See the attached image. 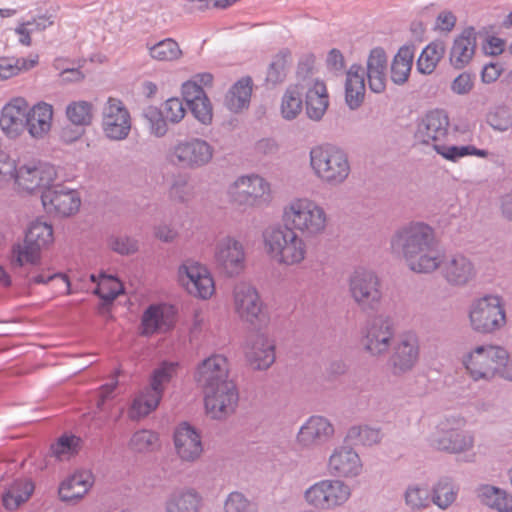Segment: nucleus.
Returning a JSON list of instances; mask_svg holds the SVG:
<instances>
[{
	"instance_id": "nucleus-1",
	"label": "nucleus",
	"mask_w": 512,
	"mask_h": 512,
	"mask_svg": "<svg viewBox=\"0 0 512 512\" xmlns=\"http://www.w3.org/2000/svg\"><path fill=\"white\" fill-rule=\"evenodd\" d=\"M228 361L220 354L204 359L197 367L195 380L203 389L207 413L214 419L232 414L239 401L234 381L228 379Z\"/></svg>"
},
{
	"instance_id": "nucleus-2",
	"label": "nucleus",
	"mask_w": 512,
	"mask_h": 512,
	"mask_svg": "<svg viewBox=\"0 0 512 512\" xmlns=\"http://www.w3.org/2000/svg\"><path fill=\"white\" fill-rule=\"evenodd\" d=\"M391 249L403 256L413 272L431 273L439 267L440 253L435 247L434 231L423 222H411L399 228L391 238Z\"/></svg>"
},
{
	"instance_id": "nucleus-3",
	"label": "nucleus",
	"mask_w": 512,
	"mask_h": 512,
	"mask_svg": "<svg viewBox=\"0 0 512 512\" xmlns=\"http://www.w3.org/2000/svg\"><path fill=\"white\" fill-rule=\"evenodd\" d=\"M452 136L450 119L443 109H433L422 116L417 122L414 134L417 143L432 148L444 159L452 162L469 155L481 158H486L489 155L487 150L478 149L473 145L450 144Z\"/></svg>"
},
{
	"instance_id": "nucleus-4",
	"label": "nucleus",
	"mask_w": 512,
	"mask_h": 512,
	"mask_svg": "<svg viewBox=\"0 0 512 512\" xmlns=\"http://www.w3.org/2000/svg\"><path fill=\"white\" fill-rule=\"evenodd\" d=\"M282 221L286 228L312 238L324 233L328 218L324 208L314 200L296 197L284 206Z\"/></svg>"
},
{
	"instance_id": "nucleus-5",
	"label": "nucleus",
	"mask_w": 512,
	"mask_h": 512,
	"mask_svg": "<svg viewBox=\"0 0 512 512\" xmlns=\"http://www.w3.org/2000/svg\"><path fill=\"white\" fill-rule=\"evenodd\" d=\"M264 248L270 259L284 266L301 264L307 255V245L297 232L283 227H274L263 234Z\"/></svg>"
},
{
	"instance_id": "nucleus-6",
	"label": "nucleus",
	"mask_w": 512,
	"mask_h": 512,
	"mask_svg": "<svg viewBox=\"0 0 512 512\" xmlns=\"http://www.w3.org/2000/svg\"><path fill=\"white\" fill-rule=\"evenodd\" d=\"M179 364L162 361L150 374L149 385L133 400L129 417L133 420L147 416L154 411L172 380L177 376Z\"/></svg>"
},
{
	"instance_id": "nucleus-7",
	"label": "nucleus",
	"mask_w": 512,
	"mask_h": 512,
	"mask_svg": "<svg viewBox=\"0 0 512 512\" xmlns=\"http://www.w3.org/2000/svg\"><path fill=\"white\" fill-rule=\"evenodd\" d=\"M310 166L315 176L330 186L343 184L351 172L347 153L334 145H318L311 148Z\"/></svg>"
},
{
	"instance_id": "nucleus-8",
	"label": "nucleus",
	"mask_w": 512,
	"mask_h": 512,
	"mask_svg": "<svg viewBox=\"0 0 512 512\" xmlns=\"http://www.w3.org/2000/svg\"><path fill=\"white\" fill-rule=\"evenodd\" d=\"M466 420L459 415L443 418L430 436L433 448L450 454L469 452L474 447V434L465 430Z\"/></svg>"
},
{
	"instance_id": "nucleus-9",
	"label": "nucleus",
	"mask_w": 512,
	"mask_h": 512,
	"mask_svg": "<svg viewBox=\"0 0 512 512\" xmlns=\"http://www.w3.org/2000/svg\"><path fill=\"white\" fill-rule=\"evenodd\" d=\"M469 320L474 331L493 334L500 331L507 322L502 297L485 295L474 300L469 308Z\"/></svg>"
},
{
	"instance_id": "nucleus-10",
	"label": "nucleus",
	"mask_w": 512,
	"mask_h": 512,
	"mask_svg": "<svg viewBox=\"0 0 512 512\" xmlns=\"http://www.w3.org/2000/svg\"><path fill=\"white\" fill-rule=\"evenodd\" d=\"M53 241V228L46 222H32L25 234L23 244L12 248L11 265L13 268L25 264L35 265L40 260V252Z\"/></svg>"
},
{
	"instance_id": "nucleus-11",
	"label": "nucleus",
	"mask_w": 512,
	"mask_h": 512,
	"mask_svg": "<svg viewBox=\"0 0 512 512\" xmlns=\"http://www.w3.org/2000/svg\"><path fill=\"white\" fill-rule=\"evenodd\" d=\"M502 346L478 345L462 356V364L474 381H492L498 378V360L502 358Z\"/></svg>"
},
{
	"instance_id": "nucleus-12",
	"label": "nucleus",
	"mask_w": 512,
	"mask_h": 512,
	"mask_svg": "<svg viewBox=\"0 0 512 512\" xmlns=\"http://www.w3.org/2000/svg\"><path fill=\"white\" fill-rule=\"evenodd\" d=\"M230 200L245 208L268 204L271 201V186L262 176L248 174L238 177L228 188Z\"/></svg>"
},
{
	"instance_id": "nucleus-13",
	"label": "nucleus",
	"mask_w": 512,
	"mask_h": 512,
	"mask_svg": "<svg viewBox=\"0 0 512 512\" xmlns=\"http://www.w3.org/2000/svg\"><path fill=\"white\" fill-rule=\"evenodd\" d=\"M214 155V148L207 141L200 138H189L178 141L167 154L168 161L184 169H198L210 163Z\"/></svg>"
},
{
	"instance_id": "nucleus-14",
	"label": "nucleus",
	"mask_w": 512,
	"mask_h": 512,
	"mask_svg": "<svg viewBox=\"0 0 512 512\" xmlns=\"http://www.w3.org/2000/svg\"><path fill=\"white\" fill-rule=\"evenodd\" d=\"M349 291L354 301L364 311L375 310L382 299L378 276L362 267L355 269L350 276Z\"/></svg>"
},
{
	"instance_id": "nucleus-15",
	"label": "nucleus",
	"mask_w": 512,
	"mask_h": 512,
	"mask_svg": "<svg viewBox=\"0 0 512 512\" xmlns=\"http://www.w3.org/2000/svg\"><path fill=\"white\" fill-rule=\"evenodd\" d=\"M350 488L340 480H321L305 491L306 501L317 509L330 510L344 504L350 497Z\"/></svg>"
},
{
	"instance_id": "nucleus-16",
	"label": "nucleus",
	"mask_w": 512,
	"mask_h": 512,
	"mask_svg": "<svg viewBox=\"0 0 512 512\" xmlns=\"http://www.w3.org/2000/svg\"><path fill=\"white\" fill-rule=\"evenodd\" d=\"M55 167L47 162L29 161L19 165L15 184L29 193L46 190L56 179Z\"/></svg>"
},
{
	"instance_id": "nucleus-17",
	"label": "nucleus",
	"mask_w": 512,
	"mask_h": 512,
	"mask_svg": "<svg viewBox=\"0 0 512 512\" xmlns=\"http://www.w3.org/2000/svg\"><path fill=\"white\" fill-rule=\"evenodd\" d=\"M178 273L190 294L200 299H209L214 294V279L206 266L194 260H186L179 267Z\"/></svg>"
},
{
	"instance_id": "nucleus-18",
	"label": "nucleus",
	"mask_w": 512,
	"mask_h": 512,
	"mask_svg": "<svg viewBox=\"0 0 512 512\" xmlns=\"http://www.w3.org/2000/svg\"><path fill=\"white\" fill-rule=\"evenodd\" d=\"M102 129L111 140H124L131 130V116L124 103L109 97L102 111Z\"/></svg>"
},
{
	"instance_id": "nucleus-19",
	"label": "nucleus",
	"mask_w": 512,
	"mask_h": 512,
	"mask_svg": "<svg viewBox=\"0 0 512 512\" xmlns=\"http://www.w3.org/2000/svg\"><path fill=\"white\" fill-rule=\"evenodd\" d=\"M41 200L48 213L58 217H67L79 210L81 199L78 192L61 184L53 183L42 192Z\"/></svg>"
},
{
	"instance_id": "nucleus-20",
	"label": "nucleus",
	"mask_w": 512,
	"mask_h": 512,
	"mask_svg": "<svg viewBox=\"0 0 512 512\" xmlns=\"http://www.w3.org/2000/svg\"><path fill=\"white\" fill-rule=\"evenodd\" d=\"M395 334L393 321L383 315L372 319L366 326L364 347L372 355H380L388 351Z\"/></svg>"
},
{
	"instance_id": "nucleus-21",
	"label": "nucleus",
	"mask_w": 512,
	"mask_h": 512,
	"mask_svg": "<svg viewBox=\"0 0 512 512\" xmlns=\"http://www.w3.org/2000/svg\"><path fill=\"white\" fill-rule=\"evenodd\" d=\"M444 279L453 286H464L476 276L473 262L462 253L440 255L439 267Z\"/></svg>"
},
{
	"instance_id": "nucleus-22",
	"label": "nucleus",
	"mask_w": 512,
	"mask_h": 512,
	"mask_svg": "<svg viewBox=\"0 0 512 512\" xmlns=\"http://www.w3.org/2000/svg\"><path fill=\"white\" fill-rule=\"evenodd\" d=\"M419 357L418 339L413 333L401 336L388 360L390 371L395 376L403 375L415 366Z\"/></svg>"
},
{
	"instance_id": "nucleus-23",
	"label": "nucleus",
	"mask_w": 512,
	"mask_h": 512,
	"mask_svg": "<svg viewBox=\"0 0 512 512\" xmlns=\"http://www.w3.org/2000/svg\"><path fill=\"white\" fill-rule=\"evenodd\" d=\"M215 261L229 276L238 275L245 266V251L241 242L227 236L215 247Z\"/></svg>"
},
{
	"instance_id": "nucleus-24",
	"label": "nucleus",
	"mask_w": 512,
	"mask_h": 512,
	"mask_svg": "<svg viewBox=\"0 0 512 512\" xmlns=\"http://www.w3.org/2000/svg\"><path fill=\"white\" fill-rule=\"evenodd\" d=\"M234 305L241 319L254 324L262 319L263 303L255 287L248 283H239L233 291Z\"/></svg>"
},
{
	"instance_id": "nucleus-25",
	"label": "nucleus",
	"mask_w": 512,
	"mask_h": 512,
	"mask_svg": "<svg viewBox=\"0 0 512 512\" xmlns=\"http://www.w3.org/2000/svg\"><path fill=\"white\" fill-rule=\"evenodd\" d=\"M28 102L15 97L6 103L0 115V127L9 138L18 137L27 128Z\"/></svg>"
},
{
	"instance_id": "nucleus-26",
	"label": "nucleus",
	"mask_w": 512,
	"mask_h": 512,
	"mask_svg": "<svg viewBox=\"0 0 512 512\" xmlns=\"http://www.w3.org/2000/svg\"><path fill=\"white\" fill-rule=\"evenodd\" d=\"M174 445L179 457L185 461H194L203 451L200 434L187 422L176 428Z\"/></svg>"
},
{
	"instance_id": "nucleus-27",
	"label": "nucleus",
	"mask_w": 512,
	"mask_h": 512,
	"mask_svg": "<svg viewBox=\"0 0 512 512\" xmlns=\"http://www.w3.org/2000/svg\"><path fill=\"white\" fill-rule=\"evenodd\" d=\"M477 45V32L474 27L465 28L452 44L449 52L450 64L455 69H463L472 60Z\"/></svg>"
},
{
	"instance_id": "nucleus-28",
	"label": "nucleus",
	"mask_w": 512,
	"mask_h": 512,
	"mask_svg": "<svg viewBox=\"0 0 512 512\" xmlns=\"http://www.w3.org/2000/svg\"><path fill=\"white\" fill-rule=\"evenodd\" d=\"M388 59L382 47L371 49L366 63L368 86L374 93H382L386 88Z\"/></svg>"
},
{
	"instance_id": "nucleus-29",
	"label": "nucleus",
	"mask_w": 512,
	"mask_h": 512,
	"mask_svg": "<svg viewBox=\"0 0 512 512\" xmlns=\"http://www.w3.org/2000/svg\"><path fill=\"white\" fill-rule=\"evenodd\" d=\"M328 466L331 474L339 477H354L362 470L359 455L348 446L336 448L329 458Z\"/></svg>"
},
{
	"instance_id": "nucleus-30",
	"label": "nucleus",
	"mask_w": 512,
	"mask_h": 512,
	"mask_svg": "<svg viewBox=\"0 0 512 512\" xmlns=\"http://www.w3.org/2000/svg\"><path fill=\"white\" fill-rule=\"evenodd\" d=\"M182 95L192 115L202 124L212 122V105L205 91H200L194 84H183Z\"/></svg>"
},
{
	"instance_id": "nucleus-31",
	"label": "nucleus",
	"mask_w": 512,
	"mask_h": 512,
	"mask_svg": "<svg viewBox=\"0 0 512 512\" xmlns=\"http://www.w3.org/2000/svg\"><path fill=\"white\" fill-rule=\"evenodd\" d=\"M93 475L88 470L77 471L66 478L58 489L59 498L71 503L81 499L92 487Z\"/></svg>"
},
{
	"instance_id": "nucleus-32",
	"label": "nucleus",
	"mask_w": 512,
	"mask_h": 512,
	"mask_svg": "<svg viewBox=\"0 0 512 512\" xmlns=\"http://www.w3.org/2000/svg\"><path fill=\"white\" fill-rule=\"evenodd\" d=\"M334 433L333 425L322 416H311L298 433V441L305 445L326 442Z\"/></svg>"
},
{
	"instance_id": "nucleus-33",
	"label": "nucleus",
	"mask_w": 512,
	"mask_h": 512,
	"mask_svg": "<svg viewBox=\"0 0 512 512\" xmlns=\"http://www.w3.org/2000/svg\"><path fill=\"white\" fill-rule=\"evenodd\" d=\"M365 95V72L360 64H353L347 71L345 100L350 109H357Z\"/></svg>"
},
{
	"instance_id": "nucleus-34",
	"label": "nucleus",
	"mask_w": 512,
	"mask_h": 512,
	"mask_svg": "<svg viewBox=\"0 0 512 512\" xmlns=\"http://www.w3.org/2000/svg\"><path fill=\"white\" fill-rule=\"evenodd\" d=\"M250 364L259 370L269 368L275 361V345L264 334H257L247 352Z\"/></svg>"
},
{
	"instance_id": "nucleus-35",
	"label": "nucleus",
	"mask_w": 512,
	"mask_h": 512,
	"mask_svg": "<svg viewBox=\"0 0 512 512\" xmlns=\"http://www.w3.org/2000/svg\"><path fill=\"white\" fill-rule=\"evenodd\" d=\"M53 107L46 102H39L28 108L27 129L31 136L41 138L50 131Z\"/></svg>"
},
{
	"instance_id": "nucleus-36",
	"label": "nucleus",
	"mask_w": 512,
	"mask_h": 512,
	"mask_svg": "<svg viewBox=\"0 0 512 512\" xmlns=\"http://www.w3.org/2000/svg\"><path fill=\"white\" fill-rule=\"evenodd\" d=\"M35 485L31 479L20 478L9 484L3 494L2 503L7 510H16L32 496Z\"/></svg>"
},
{
	"instance_id": "nucleus-37",
	"label": "nucleus",
	"mask_w": 512,
	"mask_h": 512,
	"mask_svg": "<svg viewBox=\"0 0 512 512\" xmlns=\"http://www.w3.org/2000/svg\"><path fill=\"white\" fill-rule=\"evenodd\" d=\"M414 45H403L395 54L390 68V77L394 84H405L410 76L414 61Z\"/></svg>"
},
{
	"instance_id": "nucleus-38",
	"label": "nucleus",
	"mask_w": 512,
	"mask_h": 512,
	"mask_svg": "<svg viewBox=\"0 0 512 512\" xmlns=\"http://www.w3.org/2000/svg\"><path fill=\"white\" fill-rule=\"evenodd\" d=\"M480 502L496 512H512V495L504 489L483 484L477 488Z\"/></svg>"
},
{
	"instance_id": "nucleus-39",
	"label": "nucleus",
	"mask_w": 512,
	"mask_h": 512,
	"mask_svg": "<svg viewBox=\"0 0 512 512\" xmlns=\"http://www.w3.org/2000/svg\"><path fill=\"white\" fill-rule=\"evenodd\" d=\"M306 113L307 116L315 121H319L324 116L329 100L326 86L321 81H315L306 91Z\"/></svg>"
},
{
	"instance_id": "nucleus-40",
	"label": "nucleus",
	"mask_w": 512,
	"mask_h": 512,
	"mask_svg": "<svg viewBox=\"0 0 512 512\" xmlns=\"http://www.w3.org/2000/svg\"><path fill=\"white\" fill-rule=\"evenodd\" d=\"M252 94V79L243 77L232 85L225 96V105L232 112L247 108Z\"/></svg>"
},
{
	"instance_id": "nucleus-41",
	"label": "nucleus",
	"mask_w": 512,
	"mask_h": 512,
	"mask_svg": "<svg viewBox=\"0 0 512 512\" xmlns=\"http://www.w3.org/2000/svg\"><path fill=\"white\" fill-rule=\"evenodd\" d=\"M201 497L194 489L174 491L166 502V512H198Z\"/></svg>"
},
{
	"instance_id": "nucleus-42",
	"label": "nucleus",
	"mask_w": 512,
	"mask_h": 512,
	"mask_svg": "<svg viewBox=\"0 0 512 512\" xmlns=\"http://www.w3.org/2000/svg\"><path fill=\"white\" fill-rule=\"evenodd\" d=\"M446 47L443 41L436 40L429 43L421 52L417 60V70L421 74L433 73L441 59L444 57Z\"/></svg>"
},
{
	"instance_id": "nucleus-43",
	"label": "nucleus",
	"mask_w": 512,
	"mask_h": 512,
	"mask_svg": "<svg viewBox=\"0 0 512 512\" xmlns=\"http://www.w3.org/2000/svg\"><path fill=\"white\" fill-rule=\"evenodd\" d=\"M292 63V53L288 48L281 49L275 54L268 66L266 82L272 85L282 83Z\"/></svg>"
},
{
	"instance_id": "nucleus-44",
	"label": "nucleus",
	"mask_w": 512,
	"mask_h": 512,
	"mask_svg": "<svg viewBox=\"0 0 512 512\" xmlns=\"http://www.w3.org/2000/svg\"><path fill=\"white\" fill-rule=\"evenodd\" d=\"M404 500L412 510L427 509L433 503L432 488L427 483H412L405 490Z\"/></svg>"
},
{
	"instance_id": "nucleus-45",
	"label": "nucleus",
	"mask_w": 512,
	"mask_h": 512,
	"mask_svg": "<svg viewBox=\"0 0 512 512\" xmlns=\"http://www.w3.org/2000/svg\"><path fill=\"white\" fill-rule=\"evenodd\" d=\"M458 488L449 477L440 478L432 487L433 504L439 509L446 510L455 502Z\"/></svg>"
},
{
	"instance_id": "nucleus-46",
	"label": "nucleus",
	"mask_w": 512,
	"mask_h": 512,
	"mask_svg": "<svg viewBox=\"0 0 512 512\" xmlns=\"http://www.w3.org/2000/svg\"><path fill=\"white\" fill-rule=\"evenodd\" d=\"M303 87L299 84L289 86L282 97L281 114L286 120H293L302 111Z\"/></svg>"
},
{
	"instance_id": "nucleus-47",
	"label": "nucleus",
	"mask_w": 512,
	"mask_h": 512,
	"mask_svg": "<svg viewBox=\"0 0 512 512\" xmlns=\"http://www.w3.org/2000/svg\"><path fill=\"white\" fill-rule=\"evenodd\" d=\"M82 440L74 434L64 433L55 443L51 444V454L58 460H69L81 448Z\"/></svg>"
},
{
	"instance_id": "nucleus-48",
	"label": "nucleus",
	"mask_w": 512,
	"mask_h": 512,
	"mask_svg": "<svg viewBox=\"0 0 512 512\" xmlns=\"http://www.w3.org/2000/svg\"><path fill=\"white\" fill-rule=\"evenodd\" d=\"M66 116L77 127L88 126L93 119V105L83 100L71 102L66 107Z\"/></svg>"
},
{
	"instance_id": "nucleus-49",
	"label": "nucleus",
	"mask_w": 512,
	"mask_h": 512,
	"mask_svg": "<svg viewBox=\"0 0 512 512\" xmlns=\"http://www.w3.org/2000/svg\"><path fill=\"white\" fill-rule=\"evenodd\" d=\"M166 324L164 307L152 304L143 313L141 319L142 334L149 336Z\"/></svg>"
},
{
	"instance_id": "nucleus-50",
	"label": "nucleus",
	"mask_w": 512,
	"mask_h": 512,
	"mask_svg": "<svg viewBox=\"0 0 512 512\" xmlns=\"http://www.w3.org/2000/svg\"><path fill=\"white\" fill-rule=\"evenodd\" d=\"M380 430L367 425L352 426L346 435V440L354 445L371 446L380 441Z\"/></svg>"
},
{
	"instance_id": "nucleus-51",
	"label": "nucleus",
	"mask_w": 512,
	"mask_h": 512,
	"mask_svg": "<svg viewBox=\"0 0 512 512\" xmlns=\"http://www.w3.org/2000/svg\"><path fill=\"white\" fill-rule=\"evenodd\" d=\"M149 54L158 61H173L181 56L182 51L175 40L167 38L149 47Z\"/></svg>"
},
{
	"instance_id": "nucleus-52",
	"label": "nucleus",
	"mask_w": 512,
	"mask_h": 512,
	"mask_svg": "<svg viewBox=\"0 0 512 512\" xmlns=\"http://www.w3.org/2000/svg\"><path fill=\"white\" fill-rule=\"evenodd\" d=\"M487 124L497 132H506L512 127V112L504 106L492 108L486 116Z\"/></svg>"
},
{
	"instance_id": "nucleus-53",
	"label": "nucleus",
	"mask_w": 512,
	"mask_h": 512,
	"mask_svg": "<svg viewBox=\"0 0 512 512\" xmlns=\"http://www.w3.org/2000/svg\"><path fill=\"white\" fill-rule=\"evenodd\" d=\"M101 278L102 281L95 289V294L106 302L114 301L123 292L122 283L115 276L104 273L101 274Z\"/></svg>"
},
{
	"instance_id": "nucleus-54",
	"label": "nucleus",
	"mask_w": 512,
	"mask_h": 512,
	"mask_svg": "<svg viewBox=\"0 0 512 512\" xmlns=\"http://www.w3.org/2000/svg\"><path fill=\"white\" fill-rule=\"evenodd\" d=\"M143 116L149 124L150 133L157 138L166 135L168 131L166 118L164 113L154 106H149L144 109Z\"/></svg>"
},
{
	"instance_id": "nucleus-55",
	"label": "nucleus",
	"mask_w": 512,
	"mask_h": 512,
	"mask_svg": "<svg viewBox=\"0 0 512 512\" xmlns=\"http://www.w3.org/2000/svg\"><path fill=\"white\" fill-rule=\"evenodd\" d=\"M158 441L157 433L142 429L132 435L129 446L136 452H148L152 451L158 445Z\"/></svg>"
},
{
	"instance_id": "nucleus-56",
	"label": "nucleus",
	"mask_w": 512,
	"mask_h": 512,
	"mask_svg": "<svg viewBox=\"0 0 512 512\" xmlns=\"http://www.w3.org/2000/svg\"><path fill=\"white\" fill-rule=\"evenodd\" d=\"M20 162H16L8 154L0 151V185L16 179Z\"/></svg>"
},
{
	"instance_id": "nucleus-57",
	"label": "nucleus",
	"mask_w": 512,
	"mask_h": 512,
	"mask_svg": "<svg viewBox=\"0 0 512 512\" xmlns=\"http://www.w3.org/2000/svg\"><path fill=\"white\" fill-rule=\"evenodd\" d=\"M165 118L171 123H179L185 116L186 110L181 99L173 97L165 101L163 111Z\"/></svg>"
},
{
	"instance_id": "nucleus-58",
	"label": "nucleus",
	"mask_w": 512,
	"mask_h": 512,
	"mask_svg": "<svg viewBox=\"0 0 512 512\" xmlns=\"http://www.w3.org/2000/svg\"><path fill=\"white\" fill-rule=\"evenodd\" d=\"M169 195L173 200L186 202L191 198L192 188L185 179H176L170 187Z\"/></svg>"
},
{
	"instance_id": "nucleus-59",
	"label": "nucleus",
	"mask_w": 512,
	"mask_h": 512,
	"mask_svg": "<svg viewBox=\"0 0 512 512\" xmlns=\"http://www.w3.org/2000/svg\"><path fill=\"white\" fill-rule=\"evenodd\" d=\"M110 246L115 252L122 255L134 253L138 248L137 241L127 236L112 238Z\"/></svg>"
},
{
	"instance_id": "nucleus-60",
	"label": "nucleus",
	"mask_w": 512,
	"mask_h": 512,
	"mask_svg": "<svg viewBox=\"0 0 512 512\" xmlns=\"http://www.w3.org/2000/svg\"><path fill=\"white\" fill-rule=\"evenodd\" d=\"M248 499L240 492L229 494L225 502V512H245L249 508Z\"/></svg>"
},
{
	"instance_id": "nucleus-61",
	"label": "nucleus",
	"mask_w": 512,
	"mask_h": 512,
	"mask_svg": "<svg viewBox=\"0 0 512 512\" xmlns=\"http://www.w3.org/2000/svg\"><path fill=\"white\" fill-rule=\"evenodd\" d=\"M473 86V76L470 73L463 72L453 80L451 90L457 95H466L472 90Z\"/></svg>"
},
{
	"instance_id": "nucleus-62",
	"label": "nucleus",
	"mask_w": 512,
	"mask_h": 512,
	"mask_svg": "<svg viewBox=\"0 0 512 512\" xmlns=\"http://www.w3.org/2000/svg\"><path fill=\"white\" fill-rule=\"evenodd\" d=\"M501 358V360H498V378L512 381V352L502 347Z\"/></svg>"
},
{
	"instance_id": "nucleus-63",
	"label": "nucleus",
	"mask_w": 512,
	"mask_h": 512,
	"mask_svg": "<svg viewBox=\"0 0 512 512\" xmlns=\"http://www.w3.org/2000/svg\"><path fill=\"white\" fill-rule=\"evenodd\" d=\"M327 67L332 71H342L345 66L344 56L338 49H331L326 59Z\"/></svg>"
},
{
	"instance_id": "nucleus-64",
	"label": "nucleus",
	"mask_w": 512,
	"mask_h": 512,
	"mask_svg": "<svg viewBox=\"0 0 512 512\" xmlns=\"http://www.w3.org/2000/svg\"><path fill=\"white\" fill-rule=\"evenodd\" d=\"M315 63L313 54L308 53L303 55L298 62L297 75L299 78L305 79L312 71Z\"/></svg>"
}]
</instances>
